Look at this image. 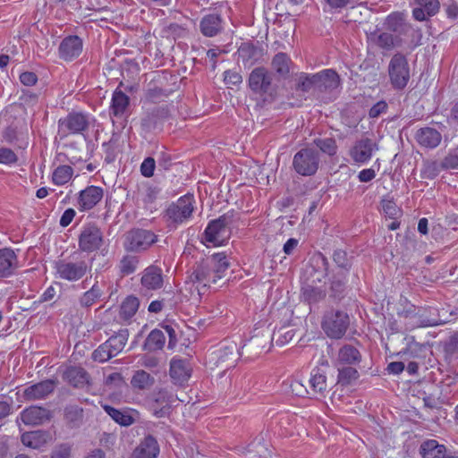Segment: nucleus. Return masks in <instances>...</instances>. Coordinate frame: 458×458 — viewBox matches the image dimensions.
<instances>
[{
  "label": "nucleus",
  "instance_id": "nucleus-55",
  "mask_svg": "<svg viewBox=\"0 0 458 458\" xmlns=\"http://www.w3.org/2000/svg\"><path fill=\"white\" fill-rule=\"evenodd\" d=\"M165 97H167V94L164 89L157 87L148 88L145 93V102L154 104Z\"/></svg>",
  "mask_w": 458,
  "mask_h": 458
},
{
  "label": "nucleus",
  "instance_id": "nucleus-61",
  "mask_svg": "<svg viewBox=\"0 0 458 458\" xmlns=\"http://www.w3.org/2000/svg\"><path fill=\"white\" fill-rule=\"evenodd\" d=\"M387 109V104L386 102L385 101H378L377 103H376L370 109H369V117L371 118H377L381 114L385 113Z\"/></svg>",
  "mask_w": 458,
  "mask_h": 458
},
{
  "label": "nucleus",
  "instance_id": "nucleus-27",
  "mask_svg": "<svg viewBox=\"0 0 458 458\" xmlns=\"http://www.w3.org/2000/svg\"><path fill=\"white\" fill-rule=\"evenodd\" d=\"M103 410L108 414L114 421L117 424L128 427L134 423L135 418L133 414H137L134 410L131 409H116L108 404L102 405Z\"/></svg>",
  "mask_w": 458,
  "mask_h": 458
},
{
  "label": "nucleus",
  "instance_id": "nucleus-14",
  "mask_svg": "<svg viewBox=\"0 0 458 458\" xmlns=\"http://www.w3.org/2000/svg\"><path fill=\"white\" fill-rule=\"evenodd\" d=\"M104 191L99 186L90 185L81 190L77 197V208L81 212L94 208L103 199Z\"/></svg>",
  "mask_w": 458,
  "mask_h": 458
},
{
  "label": "nucleus",
  "instance_id": "nucleus-52",
  "mask_svg": "<svg viewBox=\"0 0 458 458\" xmlns=\"http://www.w3.org/2000/svg\"><path fill=\"white\" fill-rule=\"evenodd\" d=\"M314 143L322 152L329 156L336 153V143L332 138L317 139L314 140Z\"/></svg>",
  "mask_w": 458,
  "mask_h": 458
},
{
  "label": "nucleus",
  "instance_id": "nucleus-20",
  "mask_svg": "<svg viewBox=\"0 0 458 458\" xmlns=\"http://www.w3.org/2000/svg\"><path fill=\"white\" fill-rule=\"evenodd\" d=\"M411 319V328L428 327L444 324V320L441 319L437 314V310L432 307L420 310L418 313L412 315Z\"/></svg>",
  "mask_w": 458,
  "mask_h": 458
},
{
  "label": "nucleus",
  "instance_id": "nucleus-53",
  "mask_svg": "<svg viewBox=\"0 0 458 458\" xmlns=\"http://www.w3.org/2000/svg\"><path fill=\"white\" fill-rule=\"evenodd\" d=\"M113 357L115 356L106 343L100 344L92 353V359L98 362H106Z\"/></svg>",
  "mask_w": 458,
  "mask_h": 458
},
{
  "label": "nucleus",
  "instance_id": "nucleus-12",
  "mask_svg": "<svg viewBox=\"0 0 458 458\" xmlns=\"http://www.w3.org/2000/svg\"><path fill=\"white\" fill-rule=\"evenodd\" d=\"M161 190L148 182L139 183L133 193V199L138 207L152 210Z\"/></svg>",
  "mask_w": 458,
  "mask_h": 458
},
{
  "label": "nucleus",
  "instance_id": "nucleus-48",
  "mask_svg": "<svg viewBox=\"0 0 458 458\" xmlns=\"http://www.w3.org/2000/svg\"><path fill=\"white\" fill-rule=\"evenodd\" d=\"M139 264V259L135 256L125 255L120 261L119 269L122 275L129 276L133 274Z\"/></svg>",
  "mask_w": 458,
  "mask_h": 458
},
{
  "label": "nucleus",
  "instance_id": "nucleus-2",
  "mask_svg": "<svg viewBox=\"0 0 458 458\" xmlns=\"http://www.w3.org/2000/svg\"><path fill=\"white\" fill-rule=\"evenodd\" d=\"M233 221V211H228L216 219L208 222L200 242L207 247L225 245L231 237V225Z\"/></svg>",
  "mask_w": 458,
  "mask_h": 458
},
{
  "label": "nucleus",
  "instance_id": "nucleus-6",
  "mask_svg": "<svg viewBox=\"0 0 458 458\" xmlns=\"http://www.w3.org/2000/svg\"><path fill=\"white\" fill-rule=\"evenodd\" d=\"M350 325L349 315L342 310H329L325 313L321 327L331 339H341Z\"/></svg>",
  "mask_w": 458,
  "mask_h": 458
},
{
  "label": "nucleus",
  "instance_id": "nucleus-18",
  "mask_svg": "<svg viewBox=\"0 0 458 458\" xmlns=\"http://www.w3.org/2000/svg\"><path fill=\"white\" fill-rule=\"evenodd\" d=\"M55 387V380L46 379L25 387L23 390V397L26 401L45 399L54 392Z\"/></svg>",
  "mask_w": 458,
  "mask_h": 458
},
{
  "label": "nucleus",
  "instance_id": "nucleus-28",
  "mask_svg": "<svg viewBox=\"0 0 458 458\" xmlns=\"http://www.w3.org/2000/svg\"><path fill=\"white\" fill-rule=\"evenodd\" d=\"M223 29V20L219 14L210 13L205 15L199 23V30L205 37L212 38Z\"/></svg>",
  "mask_w": 458,
  "mask_h": 458
},
{
  "label": "nucleus",
  "instance_id": "nucleus-26",
  "mask_svg": "<svg viewBox=\"0 0 458 458\" xmlns=\"http://www.w3.org/2000/svg\"><path fill=\"white\" fill-rule=\"evenodd\" d=\"M159 454L157 441L152 436L146 437L134 449L131 458H157Z\"/></svg>",
  "mask_w": 458,
  "mask_h": 458
},
{
  "label": "nucleus",
  "instance_id": "nucleus-63",
  "mask_svg": "<svg viewBox=\"0 0 458 458\" xmlns=\"http://www.w3.org/2000/svg\"><path fill=\"white\" fill-rule=\"evenodd\" d=\"M20 81L25 86H33L37 83L38 77L32 72H24L20 75Z\"/></svg>",
  "mask_w": 458,
  "mask_h": 458
},
{
  "label": "nucleus",
  "instance_id": "nucleus-59",
  "mask_svg": "<svg viewBox=\"0 0 458 458\" xmlns=\"http://www.w3.org/2000/svg\"><path fill=\"white\" fill-rule=\"evenodd\" d=\"M156 168V161L153 157H146L140 165V174L147 178L153 176Z\"/></svg>",
  "mask_w": 458,
  "mask_h": 458
},
{
  "label": "nucleus",
  "instance_id": "nucleus-17",
  "mask_svg": "<svg viewBox=\"0 0 458 458\" xmlns=\"http://www.w3.org/2000/svg\"><path fill=\"white\" fill-rule=\"evenodd\" d=\"M362 361L360 351L351 344H343L337 351L333 362L335 366H359Z\"/></svg>",
  "mask_w": 458,
  "mask_h": 458
},
{
  "label": "nucleus",
  "instance_id": "nucleus-57",
  "mask_svg": "<svg viewBox=\"0 0 458 458\" xmlns=\"http://www.w3.org/2000/svg\"><path fill=\"white\" fill-rule=\"evenodd\" d=\"M224 81L228 88L239 86L242 82V77L237 71L227 70L224 72Z\"/></svg>",
  "mask_w": 458,
  "mask_h": 458
},
{
  "label": "nucleus",
  "instance_id": "nucleus-9",
  "mask_svg": "<svg viewBox=\"0 0 458 458\" xmlns=\"http://www.w3.org/2000/svg\"><path fill=\"white\" fill-rule=\"evenodd\" d=\"M157 242V235L146 229H133L126 236L125 249L132 252L147 250Z\"/></svg>",
  "mask_w": 458,
  "mask_h": 458
},
{
  "label": "nucleus",
  "instance_id": "nucleus-24",
  "mask_svg": "<svg viewBox=\"0 0 458 458\" xmlns=\"http://www.w3.org/2000/svg\"><path fill=\"white\" fill-rule=\"evenodd\" d=\"M412 2L415 5L412 14L414 19L419 21H426L439 10L438 0H412Z\"/></svg>",
  "mask_w": 458,
  "mask_h": 458
},
{
  "label": "nucleus",
  "instance_id": "nucleus-40",
  "mask_svg": "<svg viewBox=\"0 0 458 458\" xmlns=\"http://www.w3.org/2000/svg\"><path fill=\"white\" fill-rule=\"evenodd\" d=\"M154 377L148 372L142 369L135 371L131 379V385L134 389L145 390L152 386L154 384Z\"/></svg>",
  "mask_w": 458,
  "mask_h": 458
},
{
  "label": "nucleus",
  "instance_id": "nucleus-64",
  "mask_svg": "<svg viewBox=\"0 0 458 458\" xmlns=\"http://www.w3.org/2000/svg\"><path fill=\"white\" fill-rule=\"evenodd\" d=\"M376 174L374 168H366L359 172L358 179L360 182H369L376 177Z\"/></svg>",
  "mask_w": 458,
  "mask_h": 458
},
{
  "label": "nucleus",
  "instance_id": "nucleus-15",
  "mask_svg": "<svg viewBox=\"0 0 458 458\" xmlns=\"http://www.w3.org/2000/svg\"><path fill=\"white\" fill-rule=\"evenodd\" d=\"M378 150L377 144L371 139L364 138L357 140L350 149L352 159L358 164L368 163L373 154Z\"/></svg>",
  "mask_w": 458,
  "mask_h": 458
},
{
  "label": "nucleus",
  "instance_id": "nucleus-49",
  "mask_svg": "<svg viewBox=\"0 0 458 458\" xmlns=\"http://www.w3.org/2000/svg\"><path fill=\"white\" fill-rule=\"evenodd\" d=\"M442 169L441 164H438L437 161L424 162L420 170V177L422 179L433 180L439 174Z\"/></svg>",
  "mask_w": 458,
  "mask_h": 458
},
{
  "label": "nucleus",
  "instance_id": "nucleus-29",
  "mask_svg": "<svg viewBox=\"0 0 458 458\" xmlns=\"http://www.w3.org/2000/svg\"><path fill=\"white\" fill-rule=\"evenodd\" d=\"M310 397H317L318 394L324 395L327 391V376L326 372L319 368L311 370L309 380Z\"/></svg>",
  "mask_w": 458,
  "mask_h": 458
},
{
  "label": "nucleus",
  "instance_id": "nucleus-32",
  "mask_svg": "<svg viewBox=\"0 0 458 458\" xmlns=\"http://www.w3.org/2000/svg\"><path fill=\"white\" fill-rule=\"evenodd\" d=\"M445 446L435 439L423 442L420 447V453L423 458H445Z\"/></svg>",
  "mask_w": 458,
  "mask_h": 458
},
{
  "label": "nucleus",
  "instance_id": "nucleus-45",
  "mask_svg": "<svg viewBox=\"0 0 458 458\" xmlns=\"http://www.w3.org/2000/svg\"><path fill=\"white\" fill-rule=\"evenodd\" d=\"M238 51L245 65L247 63L252 64L253 61L257 60L259 55V50L250 43L242 44Z\"/></svg>",
  "mask_w": 458,
  "mask_h": 458
},
{
  "label": "nucleus",
  "instance_id": "nucleus-62",
  "mask_svg": "<svg viewBox=\"0 0 458 458\" xmlns=\"http://www.w3.org/2000/svg\"><path fill=\"white\" fill-rule=\"evenodd\" d=\"M76 216V211L70 208L64 210L63 215L61 216L59 224L62 227H67L72 221L73 220L74 216Z\"/></svg>",
  "mask_w": 458,
  "mask_h": 458
},
{
  "label": "nucleus",
  "instance_id": "nucleus-42",
  "mask_svg": "<svg viewBox=\"0 0 458 458\" xmlns=\"http://www.w3.org/2000/svg\"><path fill=\"white\" fill-rule=\"evenodd\" d=\"M73 169L70 165L57 166L52 174V182L54 184L62 186L67 183L72 177Z\"/></svg>",
  "mask_w": 458,
  "mask_h": 458
},
{
  "label": "nucleus",
  "instance_id": "nucleus-34",
  "mask_svg": "<svg viewBox=\"0 0 458 458\" xmlns=\"http://www.w3.org/2000/svg\"><path fill=\"white\" fill-rule=\"evenodd\" d=\"M317 73L318 76V88H324L325 89H335L339 86L340 78L334 70L325 69Z\"/></svg>",
  "mask_w": 458,
  "mask_h": 458
},
{
  "label": "nucleus",
  "instance_id": "nucleus-37",
  "mask_svg": "<svg viewBox=\"0 0 458 458\" xmlns=\"http://www.w3.org/2000/svg\"><path fill=\"white\" fill-rule=\"evenodd\" d=\"M103 295V291L100 288L98 282H95L93 285L82 293L79 299V303L82 308H89L96 304Z\"/></svg>",
  "mask_w": 458,
  "mask_h": 458
},
{
  "label": "nucleus",
  "instance_id": "nucleus-33",
  "mask_svg": "<svg viewBox=\"0 0 458 458\" xmlns=\"http://www.w3.org/2000/svg\"><path fill=\"white\" fill-rule=\"evenodd\" d=\"M337 369V384L342 386H348L355 382L359 377L360 374L357 369L358 366H335Z\"/></svg>",
  "mask_w": 458,
  "mask_h": 458
},
{
  "label": "nucleus",
  "instance_id": "nucleus-10",
  "mask_svg": "<svg viewBox=\"0 0 458 458\" xmlns=\"http://www.w3.org/2000/svg\"><path fill=\"white\" fill-rule=\"evenodd\" d=\"M103 244V233L94 224L84 225L78 238L79 249L87 253L94 252Z\"/></svg>",
  "mask_w": 458,
  "mask_h": 458
},
{
  "label": "nucleus",
  "instance_id": "nucleus-46",
  "mask_svg": "<svg viewBox=\"0 0 458 458\" xmlns=\"http://www.w3.org/2000/svg\"><path fill=\"white\" fill-rule=\"evenodd\" d=\"M318 73L309 74L301 72L298 76L297 88L301 91L308 92L313 87H318Z\"/></svg>",
  "mask_w": 458,
  "mask_h": 458
},
{
  "label": "nucleus",
  "instance_id": "nucleus-11",
  "mask_svg": "<svg viewBox=\"0 0 458 458\" xmlns=\"http://www.w3.org/2000/svg\"><path fill=\"white\" fill-rule=\"evenodd\" d=\"M170 114L167 106L147 107L140 121L141 130L148 133L155 131Z\"/></svg>",
  "mask_w": 458,
  "mask_h": 458
},
{
  "label": "nucleus",
  "instance_id": "nucleus-58",
  "mask_svg": "<svg viewBox=\"0 0 458 458\" xmlns=\"http://www.w3.org/2000/svg\"><path fill=\"white\" fill-rule=\"evenodd\" d=\"M291 389L293 394L299 397L310 396V389L300 379H293L291 383Z\"/></svg>",
  "mask_w": 458,
  "mask_h": 458
},
{
  "label": "nucleus",
  "instance_id": "nucleus-22",
  "mask_svg": "<svg viewBox=\"0 0 458 458\" xmlns=\"http://www.w3.org/2000/svg\"><path fill=\"white\" fill-rule=\"evenodd\" d=\"M191 375V368L188 360L174 358L170 361V377L174 384L183 385Z\"/></svg>",
  "mask_w": 458,
  "mask_h": 458
},
{
  "label": "nucleus",
  "instance_id": "nucleus-25",
  "mask_svg": "<svg viewBox=\"0 0 458 458\" xmlns=\"http://www.w3.org/2000/svg\"><path fill=\"white\" fill-rule=\"evenodd\" d=\"M64 379L76 388H83L89 385V375L80 366H70L64 372Z\"/></svg>",
  "mask_w": 458,
  "mask_h": 458
},
{
  "label": "nucleus",
  "instance_id": "nucleus-54",
  "mask_svg": "<svg viewBox=\"0 0 458 458\" xmlns=\"http://www.w3.org/2000/svg\"><path fill=\"white\" fill-rule=\"evenodd\" d=\"M376 43L379 47L390 50L395 46L396 38L392 33L383 32L377 37Z\"/></svg>",
  "mask_w": 458,
  "mask_h": 458
},
{
  "label": "nucleus",
  "instance_id": "nucleus-5",
  "mask_svg": "<svg viewBox=\"0 0 458 458\" xmlns=\"http://www.w3.org/2000/svg\"><path fill=\"white\" fill-rule=\"evenodd\" d=\"M94 118L82 112H71L58 120L57 135L61 140L69 135L82 134L88 130Z\"/></svg>",
  "mask_w": 458,
  "mask_h": 458
},
{
  "label": "nucleus",
  "instance_id": "nucleus-7",
  "mask_svg": "<svg viewBox=\"0 0 458 458\" xmlns=\"http://www.w3.org/2000/svg\"><path fill=\"white\" fill-rule=\"evenodd\" d=\"M391 85L395 89H403L411 78V71L405 55L397 53L393 55L388 65Z\"/></svg>",
  "mask_w": 458,
  "mask_h": 458
},
{
  "label": "nucleus",
  "instance_id": "nucleus-36",
  "mask_svg": "<svg viewBox=\"0 0 458 458\" xmlns=\"http://www.w3.org/2000/svg\"><path fill=\"white\" fill-rule=\"evenodd\" d=\"M47 441V435L40 430L26 432L21 435V442L24 445L38 449Z\"/></svg>",
  "mask_w": 458,
  "mask_h": 458
},
{
  "label": "nucleus",
  "instance_id": "nucleus-50",
  "mask_svg": "<svg viewBox=\"0 0 458 458\" xmlns=\"http://www.w3.org/2000/svg\"><path fill=\"white\" fill-rule=\"evenodd\" d=\"M64 415L66 420L72 427H77L82 421L83 409L77 405H71L66 407Z\"/></svg>",
  "mask_w": 458,
  "mask_h": 458
},
{
  "label": "nucleus",
  "instance_id": "nucleus-13",
  "mask_svg": "<svg viewBox=\"0 0 458 458\" xmlns=\"http://www.w3.org/2000/svg\"><path fill=\"white\" fill-rule=\"evenodd\" d=\"M248 83L254 93L267 94L272 88V74L264 67H257L250 73Z\"/></svg>",
  "mask_w": 458,
  "mask_h": 458
},
{
  "label": "nucleus",
  "instance_id": "nucleus-16",
  "mask_svg": "<svg viewBox=\"0 0 458 458\" xmlns=\"http://www.w3.org/2000/svg\"><path fill=\"white\" fill-rule=\"evenodd\" d=\"M82 50V39L78 36L70 35L61 41L58 47V55L62 60L71 62L78 58Z\"/></svg>",
  "mask_w": 458,
  "mask_h": 458
},
{
  "label": "nucleus",
  "instance_id": "nucleus-8",
  "mask_svg": "<svg viewBox=\"0 0 458 458\" xmlns=\"http://www.w3.org/2000/svg\"><path fill=\"white\" fill-rule=\"evenodd\" d=\"M319 156L316 149L306 148L299 150L293 157L294 171L302 176H310L318 169Z\"/></svg>",
  "mask_w": 458,
  "mask_h": 458
},
{
  "label": "nucleus",
  "instance_id": "nucleus-1",
  "mask_svg": "<svg viewBox=\"0 0 458 458\" xmlns=\"http://www.w3.org/2000/svg\"><path fill=\"white\" fill-rule=\"evenodd\" d=\"M230 267L225 252H216L199 261L193 270L191 279L203 286L216 284L223 278Z\"/></svg>",
  "mask_w": 458,
  "mask_h": 458
},
{
  "label": "nucleus",
  "instance_id": "nucleus-30",
  "mask_svg": "<svg viewBox=\"0 0 458 458\" xmlns=\"http://www.w3.org/2000/svg\"><path fill=\"white\" fill-rule=\"evenodd\" d=\"M129 105L130 98L122 90L115 89L112 95L110 114L116 118H123L125 116Z\"/></svg>",
  "mask_w": 458,
  "mask_h": 458
},
{
  "label": "nucleus",
  "instance_id": "nucleus-60",
  "mask_svg": "<svg viewBox=\"0 0 458 458\" xmlns=\"http://www.w3.org/2000/svg\"><path fill=\"white\" fill-rule=\"evenodd\" d=\"M333 259L339 267L349 269L351 267L347 253L343 250H335Z\"/></svg>",
  "mask_w": 458,
  "mask_h": 458
},
{
  "label": "nucleus",
  "instance_id": "nucleus-38",
  "mask_svg": "<svg viewBox=\"0 0 458 458\" xmlns=\"http://www.w3.org/2000/svg\"><path fill=\"white\" fill-rule=\"evenodd\" d=\"M128 330L122 329L105 342L114 356L118 355L123 350L128 341Z\"/></svg>",
  "mask_w": 458,
  "mask_h": 458
},
{
  "label": "nucleus",
  "instance_id": "nucleus-23",
  "mask_svg": "<svg viewBox=\"0 0 458 458\" xmlns=\"http://www.w3.org/2000/svg\"><path fill=\"white\" fill-rule=\"evenodd\" d=\"M140 283L147 290H158L163 286L164 278L162 269L157 266H149L142 272Z\"/></svg>",
  "mask_w": 458,
  "mask_h": 458
},
{
  "label": "nucleus",
  "instance_id": "nucleus-4",
  "mask_svg": "<svg viewBox=\"0 0 458 458\" xmlns=\"http://www.w3.org/2000/svg\"><path fill=\"white\" fill-rule=\"evenodd\" d=\"M91 264L86 260L63 259L54 263L55 278L70 283H75L82 279L91 271Z\"/></svg>",
  "mask_w": 458,
  "mask_h": 458
},
{
  "label": "nucleus",
  "instance_id": "nucleus-21",
  "mask_svg": "<svg viewBox=\"0 0 458 458\" xmlns=\"http://www.w3.org/2000/svg\"><path fill=\"white\" fill-rule=\"evenodd\" d=\"M50 418L49 411L41 406L32 405L24 409L17 418V421L21 420L25 425L38 426L43 424Z\"/></svg>",
  "mask_w": 458,
  "mask_h": 458
},
{
  "label": "nucleus",
  "instance_id": "nucleus-3",
  "mask_svg": "<svg viewBox=\"0 0 458 458\" xmlns=\"http://www.w3.org/2000/svg\"><path fill=\"white\" fill-rule=\"evenodd\" d=\"M194 205L195 199L191 194H185L172 202L164 213V219L167 226L176 229L179 225L187 223L192 216Z\"/></svg>",
  "mask_w": 458,
  "mask_h": 458
},
{
  "label": "nucleus",
  "instance_id": "nucleus-43",
  "mask_svg": "<svg viewBox=\"0 0 458 458\" xmlns=\"http://www.w3.org/2000/svg\"><path fill=\"white\" fill-rule=\"evenodd\" d=\"M165 343V337L163 331L154 329L148 335L144 346L148 351H157L162 349Z\"/></svg>",
  "mask_w": 458,
  "mask_h": 458
},
{
  "label": "nucleus",
  "instance_id": "nucleus-39",
  "mask_svg": "<svg viewBox=\"0 0 458 458\" xmlns=\"http://www.w3.org/2000/svg\"><path fill=\"white\" fill-rule=\"evenodd\" d=\"M292 61L284 53L276 54L272 60V68L281 77H286L291 70Z\"/></svg>",
  "mask_w": 458,
  "mask_h": 458
},
{
  "label": "nucleus",
  "instance_id": "nucleus-35",
  "mask_svg": "<svg viewBox=\"0 0 458 458\" xmlns=\"http://www.w3.org/2000/svg\"><path fill=\"white\" fill-rule=\"evenodd\" d=\"M326 296V288L304 284L301 287V298L310 304L317 303Z\"/></svg>",
  "mask_w": 458,
  "mask_h": 458
},
{
  "label": "nucleus",
  "instance_id": "nucleus-31",
  "mask_svg": "<svg viewBox=\"0 0 458 458\" xmlns=\"http://www.w3.org/2000/svg\"><path fill=\"white\" fill-rule=\"evenodd\" d=\"M442 136L434 128L425 127L420 129L416 133V140L419 144L428 148H435L441 142Z\"/></svg>",
  "mask_w": 458,
  "mask_h": 458
},
{
  "label": "nucleus",
  "instance_id": "nucleus-56",
  "mask_svg": "<svg viewBox=\"0 0 458 458\" xmlns=\"http://www.w3.org/2000/svg\"><path fill=\"white\" fill-rule=\"evenodd\" d=\"M443 169L458 168V147L449 151L446 157L441 162Z\"/></svg>",
  "mask_w": 458,
  "mask_h": 458
},
{
  "label": "nucleus",
  "instance_id": "nucleus-19",
  "mask_svg": "<svg viewBox=\"0 0 458 458\" xmlns=\"http://www.w3.org/2000/svg\"><path fill=\"white\" fill-rule=\"evenodd\" d=\"M19 268L18 255L12 248L0 249V278H8L15 275Z\"/></svg>",
  "mask_w": 458,
  "mask_h": 458
},
{
  "label": "nucleus",
  "instance_id": "nucleus-44",
  "mask_svg": "<svg viewBox=\"0 0 458 458\" xmlns=\"http://www.w3.org/2000/svg\"><path fill=\"white\" fill-rule=\"evenodd\" d=\"M139 300L134 296H128L122 303L120 308V316L123 319H130L134 316L139 309Z\"/></svg>",
  "mask_w": 458,
  "mask_h": 458
},
{
  "label": "nucleus",
  "instance_id": "nucleus-51",
  "mask_svg": "<svg viewBox=\"0 0 458 458\" xmlns=\"http://www.w3.org/2000/svg\"><path fill=\"white\" fill-rule=\"evenodd\" d=\"M17 154L10 148L0 147V164L6 166H13L18 162Z\"/></svg>",
  "mask_w": 458,
  "mask_h": 458
},
{
  "label": "nucleus",
  "instance_id": "nucleus-47",
  "mask_svg": "<svg viewBox=\"0 0 458 458\" xmlns=\"http://www.w3.org/2000/svg\"><path fill=\"white\" fill-rule=\"evenodd\" d=\"M382 210L386 216L396 219L402 215V210L397 207L393 198L386 196L381 200Z\"/></svg>",
  "mask_w": 458,
  "mask_h": 458
},
{
  "label": "nucleus",
  "instance_id": "nucleus-41",
  "mask_svg": "<svg viewBox=\"0 0 458 458\" xmlns=\"http://www.w3.org/2000/svg\"><path fill=\"white\" fill-rule=\"evenodd\" d=\"M425 346L413 339L407 344V346L398 352V355L408 360L410 358L419 359L423 357Z\"/></svg>",
  "mask_w": 458,
  "mask_h": 458
}]
</instances>
